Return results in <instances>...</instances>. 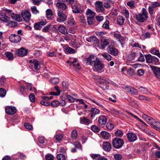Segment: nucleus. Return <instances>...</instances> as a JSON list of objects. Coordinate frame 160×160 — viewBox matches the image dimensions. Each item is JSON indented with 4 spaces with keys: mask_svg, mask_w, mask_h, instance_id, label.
I'll list each match as a JSON object with an SVG mask.
<instances>
[{
    "mask_svg": "<svg viewBox=\"0 0 160 160\" xmlns=\"http://www.w3.org/2000/svg\"><path fill=\"white\" fill-rule=\"evenodd\" d=\"M77 132L75 130H73L71 132V137L73 139H75L77 137Z\"/></svg>",
    "mask_w": 160,
    "mask_h": 160,
    "instance_id": "nucleus-50",
    "label": "nucleus"
},
{
    "mask_svg": "<svg viewBox=\"0 0 160 160\" xmlns=\"http://www.w3.org/2000/svg\"><path fill=\"white\" fill-rule=\"evenodd\" d=\"M152 127L157 130V129L160 128V123L159 122H156L154 120Z\"/></svg>",
    "mask_w": 160,
    "mask_h": 160,
    "instance_id": "nucleus-43",
    "label": "nucleus"
},
{
    "mask_svg": "<svg viewBox=\"0 0 160 160\" xmlns=\"http://www.w3.org/2000/svg\"><path fill=\"white\" fill-rule=\"evenodd\" d=\"M65 50L66 52L70 54H74L76 52V51L74 49L69 47H65Z\"/></svg>",
    "mask_w": 160,
    "mask_h": 160,
    "instance_id": "nucleus-41",
    "label": "nucleus"
},
{
    "mask_svg": "<svg viewBox=\"0 0 160 160\" xmlns=\"http://www.w3.org/2000/svg\"><path fill=\"white\" fill-rule=\"evenodd\" d=\"M150 67L155 76L160 79V68L152 65H150Z\"/></svg>",
    "mask_w": 160,
    "mask_h": 160,
    "instance_id": "nucleus-17",
    "label": "nucleus"
},
{
    "mask_svg": "<svg viewBox=\"0 0 160 160\" xmlns=\"http://www.w3.org/2000/svg\"><path fill=\"white\" fill-rule=\"evenodd\" d=\"M137 98L141 101L146 100L150 101L151 100V99L149 97L143 95H139L138 97H137Z\"/></svg>",
    "mask_w": 160,
    "mask_h": 160,
    "instance_id": "nucleus-40",
    "label": "nucleus"
},
{
    "mask_svg": "<svg viewBox=\"0 0 160 160\" xmlns=\"http://www.w3.org/2000/svg\"><path fill=\"white\" fill-rule=\"evenodd\" d=\"M51 26L52 25L51 24H48L42 29V31L45 33L49 32V30L51 29Z\"/></svg>",
    "mask_w": 160,
    "mask_h": 160,
    "instance_id": "nucleus-39",
    "label": "nucleus"
},
{
    "mask_svg": "<svg viewBox=\"0 0 160 160\" xmlns=\"http://www.w3.org/2000/svg\"><path fill=\"white\" fill-rule=\"evenodd\" d=\"M58 160H65L66 158L65 156L62 154H59L57 156Z\"/></svg>",
    "mask_w": 160,
    "mask_h": 160,
    "instance_id": "nucleus-56",
    "label": "nucleus"
},
{
    "mask_svg": "<svg viewBox=\"0 0 160 160\" xmlns=\"http://www.w3.org/2000/svg\"><path fill=\"white\" fill-rule=\"evenodd\" d=\"M100 134L102 137L105 140H108L111 137L109 133L105 131L101 132Z\"/></svg>",
    "mask_w": 160,
    "mask_h": 160,
    "instance_id": "nucleus-30",
    "label": "nucleus"
},
{
    "mask_svg": "<svg viewBox=\"0 0 160 160\" xmlns=\"http://www.w3.org/2000/svg\"><path fill=\"white\" fill-rule=\"evenodd\" d=\"M148 13L146 9L143 8L142 13L136 15V19L139 22H143L146 21L148 18Z\"/></svg>",
    "mask_w": 160,
    "mask_h": 160,
    "instance_id": "nucleus-1",
    "label": "nucleus"
},
{
    "mask_svg": "<svg viewBox=\"0 0 160 160\" xmlns=\"http://www.w3.org/2000/svg\"><path fill=\"white\" fill-rule=\"evenodd\" d=\"M98 122L99 123L100 125H104L107 123V119L105 116L102 115L99 117Z\"/></svg>",
    "mask_w": 160,
    "mask_h": 160,
    "instance_id": "nucleus-27",
    "label": "nucleus"
},
{
    "mask_svg": "<svg viewBox=\"0 0 160 160\" xmlns=\"http://www.w3.org/2000/svg\"><path fill=\"white\" fill-rule=\"evenodd\" d=\"M151 52L152 54L156 55L160 58V53L158 50H156L153 48L151 49Z\"/></svg>",
    "mask_w": 160,
    "mask_h": 160,
    "instance_id": "nucleus-42",
    "label": "nucleus"
},
{
    "mask_svg": "<svg viewBox=\"0 0 160 160\" xmlns=\"http://www.w3.org/2000/svg\"><path fill=\"white\" fill-rule=\"evenodd\" d=\"M139 54H140V52H132L128 55L127 60L129 61H131L134 59L135 57H137Z\"/></svg>",
    "mask_w": 160,
    "mask_h": 160,
    "instance_id": "nucleus-28",
    "label": "nucleus"
},
{
    "mask_svg": "<svg viewBox=\"0 0 160 160\" xmlns=\"http://www.w3.org/2000/svg\"><path fill=\"white\" fill-rule=\"evenodd\" d=\"M54 88L56 91V92H52L49 93V94L55 96L59 95L60 94V92L59 87L58 86H56L54 87Z\"/></svg>",
    "mask_w": 160,
    "mask_h": 160,
    "instance_id": "nucleus-32",
    "label": "nucleus"
},
{
    "mask_svg": "<svg viewBox=\"0 0 160 160\" xmlns=\"http://www.w3.org/2000/svg\"><path fill=\"white\" fill-rule=\"evenodd\" d=\"M10 41L14 43H18L21 40V38L20 36L15 34H12L9 37Z\"/></svg>",
    "mask_w": 160,
    "mask_h": 160,
    "instance_id": "nucleus-15",
    "label": "nucleus"
},
{
    "mask_svg": "<svg viewBox=\"0 0 160 160\" xmlns=\"http://www.w3.org/2000/svg\"><path fill=\"white\" fill-rule=\"evenodd\" d=\"M91 129L92 131L96 132H98L100 130V128L96 125L92 126Z\"/></svg>",
    "mask_w": 160,
    "mask_h": 160,
    "instance_id": "nucleus-59",
    "label": "nucleus"
},
{
    "mask_svg": "<svg viewBox=\"0 0 160 160\" xmlns=\"http://www.w3.org/2000/svg\"><path fill=\"white\" fill-rule=\"evenodd\" d=\"M127 4L131 9L134 8H135L134 1L131 0L128 2L127 3Z\"/></svg>",
    "mask_w": 160,
    "mask_h": 160,
    "instance_id": "nucleus-48",
    "label": "nucleus"
},
{
    "mask_svg": "<svg viewBox=\"0 0 160 160\" xmlns=\"http://www.w3.org/2000/svg\"><path fill=\"white\" fill-rule=\"evenodd\" d=\"M33 68L36 70H38L40 68V62L38 60L34 59L33 62Z\"/></svg>",
    "mask_w": 160,
    "mask_h": 160,
    "instance_id": "nucleus-34",
    "label": "nucleus"
},
{
    "mask_svg": "<svg viewBox=\"0 0 160 160\" xmlns=\"http://www.w3.org/2000/svg\"><path fill=\"white\" fill-rule=\"evenodd\" d=\"M90 113L89 114L91 118H93L95 116L99 114L100 112V111L99 109L96 108H92L90 110Z\"/></svg>",
    "mask_w": 160,
    "mask_h": 160,
    "instance_id": "nucleus-19",
    "label": "nucleus"
},
{
    "mask_svg": "<svg viewBox=\"0 0 160 160\" xmlns=\"http://www.w3.org/2000/svg\"><path fill=\"white\" fill-rule=\"evenodd\" d=\"M5 55L7 58L9 60H12L14 58L12 53L10 52H6Z\"/></svg>",
    "mask_w": 160,
    "mask_h": 160,
    "instance_id": "nucleus-51",
    "label": "nucleus"
},
{
    "mask_svg": "<svg viewBox=\"0 0 160 160\" xmlns=\"http://www.w3.org/2000/svg\"><path fill=\"white\" fill-rule=\"evenodd\" d=\"M31 9L32 13L33 14H37L39 12V11L37 10L36 7L35 6L32 7Z\"/></svg>",
    "mask_w": 160,
    "mask_h": 160,
    "instance_id": "nucleus-60",
    "label": "nucleus"
},
{
    "mask_svg": "<svg viewBox=\"0 0 160 160\" xmlns=\"http://www.w3.org/2000/svg\"><path fill=\"white\" fill-rule=\"evenodd\" d=\"M6 94V91L3 88H0V96L2 97H4Z\"/></svg>",
    "mask_w": 160,
    "mask_h": 160,
    "instance_id": "nucleus-58",
    "label": "nucleus"
},
{
    "mask_svg": "<svg viewBox=\"0 0 160 160\" xmlns=\"http://www.w3.org/2000/svg\"><path fill=\"white\" fill-rule=\"evenodd\" d=\"M6 112L8 115H12L16 112L15 108L12 106H7L5 108Z\"/></svg>",
    "mask_w": 160,
    "mask_h": 160,
    "instance_id": "nucleus-16",
    "label": "nucleus"
},
{
    "mask_svg": "<svg viewBox=\"0 0 160 160\" xmlns=\"http://www.w3.org/2000/svg\"><path fill=\"white\" fill-rule=\"evenodd\" d=\"M86 14L87 15H88V17L95 16V13L91 10L88 9L86 12Z\"/></svg>",
    "mask_w": 160,
    "mask_h": 160,
    "instance_id": "nucleus-47",
    "label": "nucleus"
},
{
    "mask_svg": "<svg viewBox=\"0 0 160 160\" xmlns=\"http://www.w3.org/2000/svg\"><path fill=\"white\" fill-rule=\"evenodd\" d=\"M146 61L148 63H153L155 65H158L159 63V59L154 56H152L150 54L145 55Z\"/></svg>",
    "mask_w": 160,
    "mask_h": 160,
    "instance_id": "nucleus-3",
    "label": "nucleus"
},
{
    "mask_svg": "<svg viewBox=\"0 0 160 160\" xmlns=\"http://www.w3.org/2000/svg\"><path fill=\"white\" fill-rule=\"evenodd\" d=\"M102 56L108 61L111 60L112 56L108 53H104L102 54Z\"/></svg>",
    "mask_w": 160,
    "mask_h": 160,
    "instance_id": "nucleus-46",
    "label": "nucleus"
},
{
    "mask_svg": "<svg viewBox=\"0 0 160 160\" xmlns=\"http://www.w3.org/2000/svg\"><path fill=\"white\" fill-rule=\"evenodd\" d=\"M73 145L75 147V148H78L79 149L82 150V146L78 142L76 141L74 142L73 143Z\"/></svg>",
    "mask_w": 160,
    "mask_h": 160,
    "instance_id": "nucleus-44",
    "label": "nucleus"
},
{
    "mask_svg": "<svg viewBox=\"0 0 160 160\" xmlns=\"http://www.w3.org/2000/svg\"><path fill=\"white\" fill-rule=\"evenodd\" d=\"M58 18L57 21L59 22H63L66 19L67 16L62 11L58 10Z\"/></svg>",
    "mask_w": 160,
    "mask_h": 160,
    "instance_id": "nucleus-9",
    "label": "nucleus"
},
{
    "mask_svg": "<svg viewBox=\"0 0 160 160\" xmlns=\"http://www.w3.org/2000/svg\"><path fill=\"white\" fill-rule=\"evenodd\" d=\"M124 20V18L123 17L119 16L117 19V23L118 25H122L123 24Z\"/></svg>",
    "mask_w": 160,
    "mask_h": 160,
    "instance_id": "nucleus-37",
    "label": "nucleus"
},
{
    "mask_svg": "<svg viewBox=\"0 0 160 160\" xmlns=\"http://www.w3.org/2000/svg\"><path fill=\"white\" fill-rule=\"evenodd\" d=\"M94 16L88 17L87 22L88 24L91 25L93 23L94 21Z\"/></svg>",
    "mask_w": 160,
    "mask_h": 160,
    "instance_id": "nucleus-49",
    "label": "nucleus"
},
{
    "mask_svg": "<svg viewBox=\"0 0 160 160\" xmlns=\"http://www.w3.org/2000/svg\"><path fill=\"white\" fill-rule=\"evenodd\" d=\"M115 135L116 136L121 137L122 136L123 133L120 130H118L115 131Z\"/></svg>",
    "mask_w": 160,
    "mask_h": 160,
    "instance_id": "nucleus-52",
    "label": "nucleus"
},
{
    "mask_svg": "<svg viewBox=\"0 0 160 160\" xmlns=\"http://www.w3.org/2000/svg\"><path fill=\"white\" fill-rule=\"evenodd\" d=\"M113 3L112 1L111 0H106L103 4V5L105 8H108L110 7L111 5Z\"/></svg>",
    "mask_w": 160,
    "mask_h": 160,
    "instance_id": "nucleus-38",
    "label": "nucleus"
},
{
    "mask_svg": "<svg viewBox=\"0 0 160 160\" xmlns=\"http://www.w3.org/2000/svg\"><path fill=\"white\" fill-rule=\"evenodd\" d=\"M80 122L81 124L88 125L90 123V121L87 118L84 117L80 118Z\"/></svg>",
    "mask_w": 160,
    "mask_h": 160,
    "instance_id": "nucleus-36",
    "label": "nucleus"
},
{
    "mask_svg": "<svg viewBox=\"0 0 160 160\" xmlns=\"http://www.w3.org/2000/svg\"><path fill=\"white\" fill-rule=\"evenodd\" d=\"M56 5L58 9L62 10H66L68 8L67 5L63 2H57Z\"/></svg>",
    "mask_w": 160,
    "mask_h": 160,
    "instance_id": "nucleus-22",
    "label": "nucleus"
},
{
    "mask_svg": "<svg viewBox=\"0 0 160 160\" xmlns=\"http://www.w3.org/2000/svg\"><path fill=\"white\" fill-rule=\"evenodd\" d=\"M47 23V22L46 20H42L39 22L35 23L34 28L36 30H39L43 26L46 25Z\"/></svg>",
    "mask_w": 160,
    "mask_h": 160,
    "instance_id": "nucleus-10",
    "label": "nucleus"
},
{
    "mask_svg": "<svg viewBox=\"0 0 160 160\" xmlns=\"http://www.w3.org/2000/svg\"><path fill=\"white\" fill-rule=\"evenodd\" d=\"M72 12L74 13H82L84 11V10L81 8L80 7L76 5H72Z\"/></svg>",
    "mask_w": 160,
    "mask_h": 160,
    "instance_id": "nucleus-20",
    "label": "nucleus"
},
{
    "mask_svg": "<svg viewBox=\"0 0 160 160\" xmlns=\"http://www.w3.org/2000/svg\"><path fill=\"white\" fill-rule=\"evenodd\" d=\"M123 89L133 95H138V92L135 88L129 86H125L123 87Z\"/></svg>",
    "mask_w": 160,
    "mask_h": 160,
    "instance_id": "nucleus-11",
    "label": "nucleus"
},
{
    "mask_svg": "<svg viewBox=\"0 0 160 160\" xmlns=\"http://www.w3.org/2000/svg\"><path fill=\"white\" fill-rule=\"evenodd\" d=\"M77 61V59H74L72 62H70L68 61H67V62L68 63H70V66H73L76 68H77L78 67L80 66L79 63H78Z\"/></svg>",
    "mask_w": 160,
    "mask_h": 160,
    "instance_id": "nucleus-29",
    "label": "nucleus"
},
{
    "mask_svg": "<svg viewBox=\"0 0 160 160\" xmlns=\"http://www.w3.org/2000/svg\"><path fill=\"white\" fill-rule=\"evenodd\" d=\"M28 50L24 48H21L15 51V54L18 56L23 57L27 55Z\"/></svg>",
    "mask_w": 160,
    "mask_h": 160,
    "instance_id": "nucleus-8",
    "label": "nucleus"
},
{
    "mask_svg": "<svg viewBox=\"0 0 160 160\" xmlns=\"http://www.w3.org/2000/svg\"><path fill=\"white\" fill-rule=\"evenodd\" d=\"M59 79L58 78H52L50 80V82L54 84L58 83L59 82Z\"/></svg>",
    "mask_w": 160,
    "mask_h": 160,
    "instance_id": "nucleus-54",
    "label": "nucleus"
},
{
    "mask_svg": "<svg viewBox=\"0 0 160 160\" xmlns=\"http://www.w3.org/2000/svg\"><path fill=\"white\" fill-rule=\"evenodd\" d=\"M10 18L7 16L5 12H0V19L2 21L8 22L9 21Z\"/></svg>",
    "mask_w": 160,
    "mask_h": 160,
    "instance_id": "nucleus-23",
    "label": "nucleus"
},
{
    "mask_svg": "<svg viewBox=\"0 0 160 160\" xmlns=\"http://www.w3.org/2000/svg\"><path fill=\"white\" fill-rule=\"evenodd\" d=\"M51 105L53 107H57L59 106V101L57 100H53L50 103Z\"/></svg>",
    "mask_w": 160,
    "mask_h": 160,
    "instance_id": "nucleus-53",
    "label": "nucleus"
},
{
    "mask_svg": "<svg viewBox=\"0 0 160 160\" xmlns=\"http://www.w3.org/2000/svg\"><path fill=\"white\" fill-rule=\"evenodd\" d=\"M21 15L22 18L26 22H28L30 20L31 14L29 12L23 10L22 11Z\"/></svg>",
    "mask_w": 160,
    "mask_h": 160,
    "instance_id": "nucleus-14",
    "label": "nucleus"
},
{
    "mask_svg": "<svg viewBox=\"0 0 160 160\" xmlns=\"http://www.w3.org/2000/svg\"><path fill=\"white\" fill-rule=\"evenodd\" d=\"M110 81L108 79H107L104 77H101V79L99 81V86L104 90L108 89L109 87L108 83Z\"/></svg>",
    "mask_w": 160,
    "mask_h": 160,
    "instance_id": "nucleus-5",
    "label": "nucleus"
},
{
    "mask_svg": "<svg viewBox=\"0 0 160 160\" xmlns=\"http://www.w3.org/2000/svg\"><path fill=\"white\" fill-rule=\"evenodd\" d=\"M160 6V3L158 2H152L148 7V11L149 13L151 15L155 13L156 9H158Z\"/></svg>",
    "mask_w": 160,
    "mask_h": 160,
    "instance_id": "nucleus-4",
    "label": "nucleus"
},
{
    "mask_svg": "<svg viewBox=\"0 0 160 160\" xmlns=\"http://www.w3.org/2000/svg\"><path fill=\"white\" fill-rule=\"evenodd\" d=\"M86 40L88 42L92 43H96L98 41V39L95 36H92L86 39Z\"/></svg>",
    "mask_w": 160,
    "mask_h": 160,
    "instance_id": "nucleus-33",
    "label": "nucleus"
},
{
    "mask_svg": "<svg viewBox=\"0 0 160 160\" xmlns=\"http://www.w3.org/2000/svg\"><path fill=\"white\" fill-rule=\"evenodd\" d=\"M11 17L14 20L18 22H21L22 21V18L19 14L12 13L11 15Z\"/></svg>",
    "mask_w": 160,
    "mask_h": 160,
    "instance_id": "nucleus-25",
    "label": "nucleus"
},
{
    "mask_svg": "<svg viewBox=\"0 0 160 160\" xmlns=\"http://www.w3.org/2000/svg\"><path fill=\"white\" fill-rule=\"evenodd\" d=\"M140 54H139L138 56V60L140 62H143L145 61L144 57L141 53L140 52Z\"/></svg>",
    "mask_w": 160,
    "mask_h": 160,
    "instance_id": "nucleus-61",
    "label": "nucleus"
},
{
    "mask_svg": "<svg viewBox=\"0 0 160 160\" xmlns=\"http://www.w3.org/2000/svg\"><path fill=\"white\" fill-rule=\"evenodd\" d=\"M108 53L114 56H116L118 53V50L113 45H109L107 48Z\"/></svg>",
    "mask_w": 160,
    "mask_h": 160,
    "instance_id": "nucleus-7",
    "label": "nucleus"
},
{
    "mask_svg": "<svg viewBox=\"0 0 160 160\" xmlns=\"http://www.w3.org/2000/svg\"><path fill=\"white\" fill-rule=\"evenodd\" d=\"M131 45L133 47L138 48H141L142 47L141 45L139 44L138 42H132L131 43Z\"/></svg>",
    "mask_w": 160,
    "mask_h": 160,
    "instance_id": "nucleus-55",
    "label": "nucleus"
},
{
    "mask_svg": "<svg viewBox=\"0 0 160 160\" xmlns=\"http://www.w3.org/2000/svg\"><path fill=\"white\" fill-rule=\"evenodd\" d=\"M112 146L111 144L108 142H103V149L105 151L109 152L110 151Z\"/></svg>",
    "mask_w": 160,
    "mask_h": 160,
    "instance_id": "nucleus-26",
    "label": "nucleus"
},
{
    "mask_svg": "<svg viewBox=\"0 0 160 160\" xmlns=\"http://www.w3.org/2000/svg\"><path fill=\"white\" fill-rule=\"evenodd\" d=\"M29 99L31 102H34L35 101V96L33 93H31L29 95Z\"/></svg>",
    "mask_w": 160,
    "mask_h": 160,
    "instance_id": "nucleus-63",
    "label": "nucleus"
},
{
    "mask_svg": "<svg viewBox=\"0 0 160 160\" xmlns=\"http://www.w3.org/2000/svg\"><path fill=\"white\" fill-rule=\"evenodd\" d=\"M138 89L139 92L142 94L146 95H148L151 94L150 92L145 87L141 86L138 88Z\"/></svg>",
    "mask_w": 160,
    "mask_h": 160,
    "instance_id": "nucleus-31",
    "label": "nucleus"
},
{
    "mask_svg": "<svg viewBox=\"0 0 160 160\" xmlns=\"http://www.w3.org/2000/svg\"><path fill=\"white\" fill-rule=\"evenodd\" d=\"M127 138L130 142H133L137 139V136L134 133H129L127 134Z\"/></svg>",
    "mask_w": 160,
    "mask_h": 160,
    "instance_id": "nucleus-21",
    "label": "nucleus"
},
{
    "mask_svg": "<svg viewBox=\"0 0 160 160\" xmlns=\"http://www.w3.org/2000/svg\"><path fill=\"white\" fill-rule=\"evenodd\" d=\"M98 58L97 56L93 55H91L88 57L84 58L83 61L86 64L91 65L94 64Z\"/></svg>",
    "mask_w": 160,
    "mask_h": 160,
    "instance_id": "nucleus-6",
    "label": "nucleus"
},
{
    "mask_svg": "<svg viewBox=\"0 0 160 160\" xmlns=\"http://www.w3.org/2000/svg\"><path fill=\"white\" fill-rule=\"evenodd\" d=\"M101 41V45L100 48L102 49H104L109 44V41L106 39L105 37H102Z\"/></svg>",
    "mask_w": 160,
    "mask_h": 160,
    "instance_id": "nucleus-18",
    "label": "nucleus"
},
{
    "mask_svg": "<svg viewBox=\"0 0 160 160\" xmlns=\"http://www.w3.org/2000/svg\"><path fill=\"white\" fill-rule=\"evenodd\" d=\"M114 158L116 160H121L122 157L121 155L117 153L114 154Z\"/></svg>",
    "mask_w": 160,
    "mask_h": 160,
    "instance_id": "nucleus-62",
    "label": "nucleus"
},
{
    "mask_svg": "<svg viewBox=\"0 0 160 160\" xmlns=\"http://www.w3.org/2000/svg\"><path fill=\"white\" fill-rule=\"evenodd\" d=\"M55 138L58 142L60 141L62 139L63 136L60 134H58L56 135L55 136Z\"/></svg>",
    "mask_w": 160,
    "mask_h": 160,
    "instance_id": "nucleus-57",
    "label": "nucleus"
},
{
    "mask_svg": "<svg viewBox=\"0 0 160 160\" xmlns=\"http://www.w3.org/2000/svg\"><path fill=\"white\" fill-rule=\"evenodd\" d=\"M124 143L123 140L118 137L114 138L112 140V144L113 147L116 149H119L121 148Z\"/></svg>",
    "mask_w": 160,
    "mask_h": 160,
    "instance_id": "nucleus-2",
    "label": "nucleus"
},
{
    "mask_svg": "<svg viewBox=\"0 0 160 160\" xmlns=\"http://www.w3.org/2000/svg\"><path fill=\"white\" fill-rule=\"evenodd\" d=\"M96 10L98 12H103L105 10L102 2L97 1L95 3Z\"/></svg>",
    "mask_w": 160,
    "mask_h": 160,
    "instance_id": "nucleus-12",
    "label": "nucleus"
},
{
    "mask_svg": "<svg viewBox=\"0 0 160 160\" xmlns=\"http://www.w3.org/2000/svg\"><path fill=\"white\" fill-rule=\"evenodd\" d=\"M94 67L97 71L102 70L104 66L99 58H98L94 64Z\"/></svg>",
    "mask_w": 160,
    "mask_h": 160,
    "instance_id": "nucleus-13",
    "label": "nucleus"
},
{
    "mask_svg": "<svg viewBox=\"0 0 160 160\" xmlns=\"http://www.w3.org/2000/svg\"><path fill=\"white\" fill-rule=\"evenodd\" d=\"M46 160H53L54 157L51 154H48L45 156Z\"/></svg>",
    "mask_w": 160,
    "mask_h": 160,
    "instance_id": "nucleus-64",
    "label": "nucleus"
},
{
    "mask_svg": "<svg viewBox=\"0 0 160 160\" xmlns=\"http://www.w3.org/2000/svg\"><path fill=\"white\" fill-rule=\"evenodd\" d=\"M46 15L47 18L50 19L52 16V13L50 9H48L46 11Z\"/></svg>",
    "mask_w": 160,
    "mask_h": 160,
    "instance_id": "nucleus-45",
    "label": "nucleus"
},
{
    "mask_svg": "<svg viewBox=\"0 0 160 160\" xmlns=\"http://www.w3.org/2000/svg\"><path fill=\"white\" fill-rule=\"evenodd\" d=\"M58 30L61 33L63 34H66L68 33V32L66 28L63 26L60 25L58 27Z\"/></svg>",
    "mask_w": 160,
    "mask_h": 160,
    "instance_id": "nucleus-35",
    "label": "nucleus"
},
{
    "mask_svg": "<svg viewBox=\"0 0 160 160\" xmlns=\"http://www.w3.org/2000/svg\"><path fill=\"white\" fill-rule=\"evenodd\" d=\"M42 100L41 101V104L44 106H48L50 105V103L48 100V96H42Z\"/></svg>",
    "mask_w": 160,
    "mask_h": 160,
    "instance_id": "nucleus-24",
    "label": "nucleus"
}]
</instances>
